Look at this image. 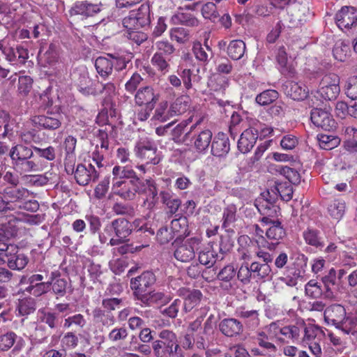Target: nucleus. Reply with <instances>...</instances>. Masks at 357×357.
Returning a JSON list of instances; mask_svg holds the SVG:
<instances>
[{
	"instance_id": "5fc2aeb1",
	"label": "nucleus",
	"mask_w": 357,
	"mask_h": 357,
	"mask_svg": "<svg viewBox=\"0 0 357 357\" xmlns=\"http://www.w3.org/2000/svg\"><path fill=\"white\" fill-rule=\"evenodd\" d=\"M168 104L167 101L162 102L159 104L158 108L155 111L153 119L165 122L173 116L170 114V108L167 110Z\"/></svg>"
},
{
	"instance_id": "a19ab883",
	"label": "nucleus",
	"mask_w": 357,
	"mask_h": 357,
	"mask_svg": "<svg viewBox=\"0 0 357 357\" xmlns=\"http://www.w3.org/2000/svg\"><path fill=\"white\" fill-rule=\"evenodd\" d=\"M89 165L86 167L84 164H78L75 172V179L79 185H87L91 181L89 176Z\"/></svg>"
},
{
	"instance_id": "cd10ccee",
	"label": "nucleus",
	"mask_w": 357,
	"mask_h": 357,
	"mask_svg": "<svg viewBox=\"0 0 357 357\" xmlns=\"http://www.w3.org/2000/svg\"><path fill=\"white\" fill-rule=\"evenodd\" d=\"M303 238L307 244L319 250L325 246L324 238L317 229L308 228L303 232Z\"/></svg>"
},
{
	"instance_id": "6e6552de",
	"label": "nucleus",
	"mask_w": 357,
	"mask_h": 357,
	"mask_svg": "<svg viewBox=\"0 0 357 357\" xmlns=\"http://www.w3.org/2000/svg\"><path fill=\"white\" fill-rule=\"evenodd\" d=\"M1 194L3 195L7 206L10 207L9 211L20 208L23 200L29 197L28 190L22 187H6Z\"/></svg>"
},
{
	"instance_id": "aec40b11",
	"label": "nucleus",
	"mask_w": 357,
	"mask_h": 357,
	"mask_svg": "<svg viewBox=\"0 0 357 357\" xmlns=\"http://www.w3.org/2000/svg\"><path fill=\"white\" fill-rule=\"evenodd\" d=\"M230 151L229 139L227 134L218 132L211 142V153L215 157H224Z\"/></svg>"
},
{
	"instance_id": "f257e3e1",
	"label": "nucleus",
	"mask_w": 357,
	"mask_h": 357,
	"mask_svg": "<svg viewBox=\"0 0 357 357\" xmlns=\"http://www.w3.org/2000/svg\"><path fill=\"white\" fill-rule=\"evenodd\" d=\"M158 337L152 342V349L156 357H185L177 335L172 331L162 330L158 333Z\"/></svg>"
},
{
	"instance_id": "f03ea898",
	"label": "nucleus",
	"mask_w": 357,
	"mask_h": 357,
	"mask_svg": "<svg viewBox=\"0 0 357 357\" xmlns=\"http://www.w3.org/2000/svg\"><path fill=\"white\" fill-rule=\"evenodd\" d=\"M324 315L327 324L334 326L344 334L357 332V318L347 315L342 305H330L325 310Z\"/></svg>"
},
{
	"instance_id": "6ab92c4d",
	"label": "nucleus",
	"mask_w": 357,
	"mask_h": 357,
	"mask_svg": "<svg viewBox=\"0 0 357 357\" xmlns=\"http://www.w3.org/2000/svg\"><path fill=\"white\" fill-rule=\"evenodd\" d=\"M10 252H8V266L13 270H22L29 262L28 257L17 246H10Z\"/></svg>"
},
{
	"instance_id": "72a5a7b5",
	"label": "nucleus",
	"mask_w": 357,
	"mask_h": 357,
	"mask_svg": "<svg viewBox=\"0 0 357 357\" xmlns=\"http://www.w3.org/2000/svg\"><path fill=\"white\" fill-rule=\"evenodd\" d=\"M245 48V43L242 40H233L227 46V54L233 60H239L243 56Z\"/></svg>"
},
{
	"instance_id": "9d476101",
	"label": "nucleus",
	"mask_w": 357,
	"mask_h": 357,
	"mask_svg": "<svg viewBox=\"0 0 357 357\" xmlns=\"http://www.w3.org/2000/svg\"><path fill=\"white\" fill-rule=\"evenodd\" d=\"M63 119L61 114L47 112L46 114L33 116L31 122L33 126L39 129L55 130L61 126Z\"/></svg>"
},
{
	"instance_id": "c756f323",
	"label": "nucleus",
	"mask_w": 357,
	"mask_h": 357,
	"mask_svg": "<svg viewBox=\"0 0 357 357\" xmlns=\"http://www.w3.org/2000/svg\"><path fill=\"white\" fill-rule=\"evenodd\" d=\"M139 301L146 306H152L155 304H162L168 302L169 298L164 293L150 290Z\"/></svg>"
},
{
	"instance_id": "a878e982",
	"label": "nucleus",
	"mask_w": 357,
	"mask_h": 357,
	"mask_svg": "<svg viewBox=\"0 0 357 357\" xmlns=\"http://www.w3.org/2000/svg\"><path fill=\"white\" fill-rule=\"evenodd\" d=\"M276 60L281 73L287 77H293L296 71L294 68L288 63L287 54L283 46L278 49Z\"/></svg>"
},
{
	"instance_id": "680f3d73",
	"label": "nucleus",
	"mask_w": 357,
	"mask_h": 357,
	"mask_svg": "<svg viewBox=\"0 0 357 357\" xmlns=\"http://www.w3.org/2000/svg\"><path fill=\"white\" fill-rule=\"evenodd\" d=\"M236 275V271L234 266L229 264L225 266L219 271L217 278L219 280L229 282L235 278Z\"/></svg>"
},
{
	"instance_id": "2eb2a0df",
	"label": "nucleus",
	"mask_w": 357,
	"mask_h": 357,
	"mask_svg": "<svg viewBox=\"0 0 357 357\" xmlns=\"http://www.w3.org/2000/svg\"><path fill=\"white\" fill-rule=\"evenodd\" d=\"M178 295L183 300L182 305L185 312L191 311L201 302L203 297L200 290L185 287L180 288L178 290Z\"/></svg>"
},
{
	"instance_id": "2f4dec72",
	"label": "nucleus",
	"mask_w": 357,
	"mask_h": 357,
	"mask_svg": "<svg viewBox=\"0 0 357 357\" xmlns=\"http://www.w3.org/2000/svg\"><path fill=\"white\" fill-rule=\"evenodd\" d=\"M95 67L97 73L103 78L108 77L112 73L114 64L112 59L99 56L95 61Z\"/></svg>"
},
{
	"instance_id": "0eeeda50",
	"label": "nucleus",
	"mask_w": 357,
	"mask_h": 357,
	"mask_svg": "<svg viewBox=\"0 0 357 357\" xmlns=\"http://www.w3.org/2000/svg\"><path fill=\"white\" fill-rule=\"evenodd\" d=\"M50 291L56 296V298L64 297L66 294H71L73 288L71 280L61 278L59 271H52L49 278Z\"/></svg>"
},
{
	"instance_id": "f704fd0d",
	"label": "nucleus",
	"mask_w": 357,
	"mask_h": 357,
	"mask_svg": "<svg viewBox=\"0 0 357 357\" xmlns=\"http://www.w3.org/2000/svg\"><path fill=\"white\" fill-rule=\"evenodd\" d=\"M266 235L268 239L275 241V244H278L279 241L282 240L287 236V232L282 222L279 220H276L273 225L267 229Z\"/></svg>"
},
{
	"instance_id": "338daca9",
	"label": "nucleus",
	"mask_w": 357,
	"mask_h": 357,
	"mask_svg": "<svg viewBox=\"0 0 357 357\" xmlns=\"http://www.w3.org/2000/svg\"><path fill=\"white\" fill-rule=\"evenodd\" d=\"M345 93L350 99H357V76L349 78L345 85Z\"/></svg>"
},
{
	"instance_id": "c03bdc74",
	"label": "nucleus",
	"mask_w": 357,
	"mask_h": 357,
	"mask_svg": "<svg viewBox=\"0 0 357 357\" xmlns=\"http://www.w3.org/2000/svg\"><path fill=\"white\" fill-rule=\"evenodd\" d=\"M39 317L40 322L47 324L50 329H56L59 325V313L43 310Z\"/></svg>"
},
{
	"instance_id": "39448f33",
	"label": "nucleus",
	"mask_w": 357,
	"mask_h": 357,
	"mask_svg": "<svg viewBox=\"0 0 357 357\" xmlns=\"http://www.w3.org/2000/svg\"><path fill=\"white\" fill-rule=\"evenodd\" d=\"M156 277L153 271H146L139 275L130 279V288L133 291V295L137 300H139L155 284Z\"/></svg>"
},
{
	"instance_id": "1a4fd4ad",
	"label": "nucleus",
	"mask_w": 357,
	"mask_h": 357,
	"mask_svg": "<svg viewBox=\"0 0 357 357\" xmlns=\"http://www.w3.org/2000/svg\"><path fill=\"white\" fill-rule=\"evenodd\" d=\"M310 119L315 126L324 130L331 131L336 128L337 123L326 108L312 107Z\"/></svg>"
},
{
	"instance_id": "f3484780",
	"label": "nucleus",
	"mask_w": 357,
	"mask_h": 357,
	"mask_svg": "<svg viewBox=\"0 0 357 357\" xmlns=\"http://www.w3.org/2000/svg\"><path fill=\"white\" fill-rule=\"evenodd\" d=\"M259 137L258 129L250 127L245 129L241 135L237 142V147L242 153H247L250 151Z\"/></svg>"
},
{
	"instance_id": "4468645a",
	"label": "nucleus",
	"mask_w": 357,
	"mask_h": 357,
	"mask_svg": "<svg viewBox=\"0 0 357 357\" xmlns=\"http://www.w3.org/2000/svg\"><path fill=\"white\" fill-rule=\"evenodd\" d=\"M159 97V94L155 93L152 87L147 86L137 91L135 100L137 105H145L148 108V111H153Z\"/></svg>"
},
{
	"instance_id": "6e6d98bb",
	"label": "nucleus",
	"mask_w": 357,
	"mask_h": 357,
	"mask_svg": "<svg viewBox=\"0 0 357 357\" xmlns=\"http://www.w3.org/2000/svg\"><path fill=\"white\" fill-rule=\"evenodd\" d=\"M346 132L349 135L352 134L353 137L344 142V149L350 153H357V129L355 128H347Z\"/></svg>"
},
{
	"instance_id": "774afa93",
	"label": "nucleus",
	"mask_w": 357,
	"mask_h": 357,
	"mask_svg": "<svg viewBox=\"0 0 357 357\" xmlns=\"http://www.w3.org/2000/svg\"><path fill=\"white\" fill-rule=\"evenodd\" d=\"M142 80L143 79L139 73H135L132 74L130 79L125 84L126 91L133 94Z\"/></svg>"
},
{
	"instance_id": "bb28decb",
	"label": "nucleus",
	"mask_w": 357,
	"mask_h": 357,
	"mask_svg": "<svg viewBox=\"0 0 357 357\" xmlns=\"http://www.w3.org/2000/svg\"><path fill=\"white\" fill-rule=\"evenodd\" d=\"M171 21L174 24H181L186 26H197L199 20L195 16L188 12L178 11L172 16Z\"/></svg>"
},
{
	"instance_id": "13d9d810",
	"label": "nucleus",
	"mask_w": 357,
	"mask_h": 357,
	"mask_svg": "<svg viewBox=\"0 0 357 357\" xmlns=\"http://www.w3.org/2000/svg\"><path fill=\"white\" fill-rule=\"evenodd\" d=\"M280 173L289 180L290 184L298 185L301 183V175L295 169L287 166L282 167Z\"/></svg>"
},
{
	"instance_id": "bf43d9fd",
	"label": "nucleus",
	"mask_w": 357,
	"mask_h": 357,
	"mask_svg": "<svg viewBox=\"0 0 357 357\" xmlns=\"http://www.w3.org/2000/svg\"><path fill=\"white\" fill-rule=\"evenodd\" d=\"M33 79L29 76H20L18 79L17 90L20 95L26 96L32 89Z\"/></svg>"
},
{
	"instance_id": "4c0bfd02",
	"label": "nucleus",
	"mask_w": 357,
	"mask_h": 357,
	"mask_svg": "<svg viewBox=\"0 0 357 357\" xmlns=\"http://www.w3.org/2000/svg\"><path fill=\"white\" fill-rule=\"evenodd\" d=\"M236 207L234 204L227 206L223 211L222 227L225 229L227 232H234L232 229L228 227L236 220Z\"/></svg>"
},
{
	"instance_id": "79ce46f5",
	"label": "nucleus",
	"mask_w": 357,
	"mask_h": 357,
	"mask_svg": "<svg viewBox=\"0 0 357 357\" xmlns=\"http://www.w3.org/2000/svg\"><path fill=\"white\" fill-rule=\"evenodd\" d=\"M279 98V93L273 89H267L256 96L255 101L257 104L264 106L276 101Z\"/></svg>"
},
{
	"instance_id": "ea45409f",
	"label": "nucleus",
	"mask_w": 357,
	"mask_h": 357,
	"mask_svg": "<svg viewBox=\"0 0 357 357\" xmlns=\"http://www.w3.org/2000/svg\"><path fill=\"white\" fill-rule=\"evenodd\" d=\"M317 139L319 146L325 150H331L340 144V139L333 135L319 134Z\"/></svg>"
},
{
	"instance_id": "3c124183",
	"label": "nucleus",
	"mask_w": 357,
	"mask_h": 357,
	"mask_svg": "<svg viewBox=\"0 0 357 357\" xmlns=\"http://www.w3.org/2000/svg\"><path fill=\"white\" fill-rule=\"evenodd\" d=\"M340 83L333 84V86L328 88H326L323 90H318L317 91V96H314L315 98H318L319 96L321 97L326 100H335L340 91V88L339 86Z\"/></svg>"
},
{
	"instance_id": "a211bd4d",
	"label": "nucleus",
	"mask_w": 357,
	"mask_h": 357,
	"mask_svg": "<svg viewBox=\"0 0 357 357\" xmlns=\"http://www.w3.org/2000/svg\"><path fill=\"white\" fill-rule=\"evenodd\" d=\"M171 229L176 236L173 245H177L190 235L188 218L185 216H180L178 218L172 220Z\"/></svg>"
},
{
	"instance_id": "69168bd1",
	"label": "nucleus",
	"mask_w": 357,
	"mask_h": 357,
	"mask_svg": "<svg viewBox=\"0 0 357 357\" xmlns=\"http://www.w3.org/2000/svg\"><path fill=\"white\" fill-rule=\"evenodd\" d=\"M181 305V300L175 299L169 307L165 308L161 312L164 316L172 319L176 318Z\"/></svg>"
},
{
	"instance_id": "c9c22d12",
	"label": "nucleus",
	"mask_w": 357,
	"mask_h": 357,
	"mask_svg": "<svg viewBox=\"0 0 357 357\" xmlns=\"http://www.w3.org/2000/svg\"><path fill=\"white\" fill-rule=\"evenodd\" d=\"M350 52V43L349 40H340L337 41L333 49L334 58L340 61H345Z\"/></svg>"
},
{
	"instance_id": "8fccbe9b",
	"label": "nucleus",
	"mask_w": 357,
	"mask_h": 357,
	"mask_svg": "<svg viewBox=\"0 0 357 357\" xmlns=\"http://www.w3.org/2000/svg\"><path fill=\"white\" fill-rule=\"evenodd\" d=\"M237 314L240 318L247 320L250 326L256 327L259 325V319L257 310H248L243 307L237 311Z\"/></svg>"
},
{
	"instance_id": "473e14b6",
	"label": "nucleus",
	"mask_w": 357,
	"mask_h": 357,
	"mask_svg": "<svg viewBox=\"0 0 357 357\" xmlns=\"http://www.w3.org/2000/svg\"><path fill=\"white\" fill-rule=\"evenodd\" d=\"M36 310V302L33 298L27 297L18 301L16 311L18 315L22 317H27L33 313Z\"/></svg>"
},
{
	"instance_id": "37998d69",
	"label": "nucleus",
	"mask_w": 357,
	"mask_h": 357,
	"mask_svg": "<svg viewBox=\"0 0 357 357\" xmlns=\"http://www.w3.org/2000/svg\"><path fill=\"white\" fill-rule=\"evenodd\" d=\"M93 317L96 321L100 322L104 326H111L114 324L115 321L114 316L112 312H107L99 307L93 310Z\"/></svg>"
},
{
	"instance_id": "864d4df0",
	"label": "nucleus",
	"mask_w": 357,
	"mask_h": 357,
	"mask_svg": "<svg viewBox=\"0 0 357 357\" xmlns=\"http://www.w3.org/2000/svg\"><path fill=\"white\" fill-rule=\"evenodd\" d=\"M278 195H280L281 199L288 202L292 199L293 188L289 183H276L274 187Z\"/></svg>"
},
{
	"instance_id": "603ef678",
	"label": "nucleus",
	"mask_w": 357,
	"mask_h": 357,
	"mask_svg": "<svg viewBox=\"0 0 357 357\" xmlns=\"http://www.w3.org/2000/svg\"><path fill=\"white\" fill-rule=\"evenodd\" d=\"M322 282L324 284L325 291H324V298H332L333 296V293L330 289V285H335L336 281V271L334 268H331L328 275L324 276L322 278Z\"/></svg>"
},
{
	"instance_id": "e2e57ef3",
	"label": "nucleus",
	"mask_w": 357,
	"mask_h": 357,
	"mask_svg": "<svg viewBox=\"0 0 357 357\" xmlns=\"http://www.w3.org/2000/svg\"><path fill=\"white\" fill-rule=\"evenodd\" d=\"M238 279L244 284H248L250 282L252 278L250 266L248 263L241 265L238 271L236 273Z\"/></svg>"
},
{
	"instance_id": "e433bc0d",
	"label": "nucleus",
	"mask_w": 357,
	"mask_h": 357,
	"mask_svg": "<svg viewBox=\"0 0 357 357\" xmlns=\"http://www.w3.org/2000/svg\"><path fill=\"white\" fill-rule=\"evenodd\" d=\"M190 98L188 96H181L177 98L170 106V114L174 116L181 115L188 110Z\"/></svg>"
},
{
	"instance_id": "09e8293b",
	"label": "nucleus",
	"mask_w": 357,
	"mask_h": 357,
	"mask_svg": "<svg viewBox=\"0 0 357 357\" xmlns=\"http://www.w3.org/2000/svg\"><path fill=\"white\" fill-rule=\"evenodd\" d=\"M217 257L218 254L214 250L206 248L199 253L198 260L201 264L211 268L215 264Z\"/></svg>"
},
{
	"instance_id": "9b49d317",
	"label": "nucleus",
	"mask_w": 357,
	"mask_h": 357,
	"mask_svg": "<svg viewBox=\"0 0 357 357\" xmlns=\"http://www.w3.org/2000/svg\"><path fill=\"white\" fill-rule=\"evenodd\" d=\"M135 151L138 158L146 160V163L157 165L160 159L156 157L157 146L149 138L141 139L136 144Z\"/></svg>"
},
{
	"instance_id": "58836bf2",
	"label": "nucleus",
	"mask_w": 357,
	"mask_h": 357,
	"mask_svg": "<svg viewBox=\"0 0 357 357\" xmlns=\"http://www.w3.org/2000/svg\"><path fill=\"white\" fill-rule=\"evenodd\" d=\"M345 208L346 206L344 201L335 199L328 205V212L333 219L339 221L344 214Z\"/></svg>"
},
{
	"instance_id": "ddd939ff",
	"label": "nucleus",
	"mask_w": 357,
	"mask_h": 357,
	"mask_svg": "<svg viewBox=\"0 0 357 357\" xmlns=\"http://www.w3.org/2000/svg\"><path fill=\"white\" fill-rule=\"evenodd\" d=\"M101 3H93L87 0L77 1L69 10V13L73 15H81L82 18L87 19L92 17L101 11Z\"/></svg>"
},
{
	"instance_id": "c85d7f7f",
	"label": "nucleus",
	"mask_w": 357,
	"mask_h": 357,
	"mask_svg": "<svg viewBox=\"0 0 357 357\" xmlns=\"http://www.w3.org/2000/svg\"><path fill=\"white\" fill-rule=\"evenodd\" d=\"M188 125V122L186 121L181 122L178 124L172 131V139L175 142H180L188 144V140L189 138H191L192 129L195 128V126H192L190 129L185 133V135L181 137V135L184 133L186 130V127Z\"/></svg>"
},
{
	"instance_id": "a18cd8bd",
	"label": "nucleus",
	"mask_w": 357,
	"mask_h": 357,
	"mask_svg": "<svg viewBox=\"0 0 357 357\" xmlns=\"http://www.w3.org/2000/svg\"><path fill=\"white\" fill-rule=\"evenodd\" d=\"M139 26H149L151 24L150 7L147 4H142L137 10H135Z\"/></svg>"
},
{
	"instance_id": "dca6fc26",
	"label": "nucleus",
	"mask_w": 357,
	"mask_h": 357,
	"mask_svg": "<svg viewBox=\"0 0 357 357\" xmlns=\"http://www.w3.org/2000/svg\"><path fill=\"white\" fill-rule=\"evenodd\" d=\"M114 186L121 187L118 191L115 192V194L126 200L134 199L137 193L139 195L145 193L143 183L129 184L124 181H119L115 183Z\"/></svg>"
},
{
	"instance_id": "5701e85b",
	"label": "nucleus",
	"mask_w": 357,
	"mask_h": 357,
	"mask_svg": "<svg viewBox=\"0 0 357 357\" xmlns=\"http://www.w3.org/2000/svg\"><path fill=\"white\" fill-rule=\"evenodd\" d=\"M212 132L209 129H205L192 134L189 139H194V146L197 152L205 153L212 142Z\"/></svg>"
},
{
	"instance_id": "49530a36",
	"label": "nucleus",
	"mask_w": 357,
	"mask_h": 357,
	"mask_svg": "<svg viewBox=\"0 0 357 357\" xmlns=\"http://www.w3.org/2000/svg\"><path fill=\"white\" fill-rule=\"evenodd\" d=\"M124 178L129 179V184H135V183H142L143 177L142 174L145 173L144 167L141 166H137L136 167L141 171V173H137L134 171L132 167L124 166Z\"/></svg>"
},
{
	"instance_id": "0e129e2a",
	"label": "nucleus",
	"mask_w": 357,
	"mask_h": 357,
	"mask_svg": "<svg viewBox=\"0 0 357 357\" xmlns=\"http://www.w3.org/2000/svg\"><path fill=\"white\" fill-rule=\"evenodd\" d=\"M340 83V78L335 73H328L322 76L319 81V89L323 90L326 88L331 86L333 84Z\"/></svg>"
},
{
	"instance_id": "de8ad7c7",
	"label": "nucleus",
	"mask_w": 357,
	"mask_h": 357,
	"mask_svg": "<svg viewBox=\"0 0 357 357\" xmlns=\"http://www.w3.org/2000/svg\"><path fill=\"white\" fill-rule=\"evenodd\" d=\"M305 295L311 298L317 299L324 296V291L321 286L314 280H310L305 286Z\"/></svg>"
},
{
	"instance_id": "4d7b16f0",
	"label": "nucleus",
	"mask_w": 357,
	"mask_h": 357,
	"mask_svg": "<svg viewBox=\"0 0 357 357\" xmlns=\"http://www.w3.org/2000/svg\"><path fill=\"white\" fill-rule=\"evenodd\" d=\"M17 335L14 332H8L0 336V351H8L15 342Z\"/></svg>"
},
{
	"instance_id": "412c9836",
	"label": "nucleus",
	"mask_w": 357,
	"mask_h": 357,
	"mask_svg": "<svg viewBox=\"0 0 357 357\" xmlns=\"http://www.w3.org/2000/svg\"><path fill=\"white\" fill-rule=\"evenodd\" d=\"M197 238H191L185 243L178 245L174 251V257L182 262H188L195 257V252L192 244L199 243Z\"/></svg>"
},
{
	"instance_id": "052dcab7",
	"label": "nucleus",
	"mask_w": 357,
	"mask_h": 357,
	"mask_svg": "<svg viewBox=\"0 0 357 357\" xmlns=\"http://www.w3.org/2000/svg\"><path fill=\"white\" fill-rule=\"evenodd\" d=\"M112 211L118 215H132L134 208L129 204L116 202L112 206Z\"/></svg>"
},
{
	"instance_id": "b1692460",
	"label": "nucleus",
	"mask_w": 357,
	"mask_h": 357,
	"mask_svg": "<svg viewBox=\"0 0 357 357\" xmlns=\"http://www.w3.org/2000/svg\"><path fill=\"white\" fill-rule=\"evenodd\" d=\"M282 88L284 93L294 100H303L307 96L306 88L295 82L287 81Z\"/></svg>"
},
{
	"instance_id": "20e7f679",
	"label": "nucleus",
	"mask_w": 357,
	"mask_h": 357,
	"mask_svg": "<svg viewBox=\"0 0 357 357\" xmlns=\"http://www.w3.org/2000/svg\"><path fill=\"white\" fill-rule=\"evenodd\" d=\"M47 276L48 271L43 270L39 271V273L23 277L22 280L28 284L25 291L34 297H40L48 293L50 291V281L49 280L47 282L43 281L47 278Z\"/></svg>"
},
{
	"instance_id": "f8f14e48",
	"label": "nucleus",
	"mask_w": 357,
	"mask_h": 357,
	"mask_svg": "<svg viewBox=\"0 0 357 357\" xmlns=\"http://www.w3.org/2000/svg\"><path fill=\"white\" fill-rule=\"evenodd\" d=\"M335 22L341 30L350 29L357 25V8L353 6H343L337 12Z\"/></svg>"
},
{
	"instance_id": "4be33fe9",
	"label": "nucleus",
	"mask_w": 357,
	"mask_h": 357,
	"mask_svg": "<svg viewBox=\"0 0 357 357\" xmlns=\"http://www.w3.org/2000/svg\"><path fill=\"white\" fill-rule=\"evenodd\" d=\"M219 330L225 336L232 337L241 335L243 331V325L237 319L225 318L219 324Z\"/></svg>"
},
{
	"instance_id": "423d86ee",
	"label": "nucleus",
	"mask_w": 357,
	"mask_h": 357,
	"mask_svg": "<svg viewBox=\"0 0 357 357\" xmlns=\"http://www.w3.org/2000/svg\"><path fill=\"white\" fill-rule=\"evenodd\" d=\"M75 86L80 93L84 96H97L100 95L98 91V81H93L86 70L75 71Z\"/></svg>"
},
{
	"instance_id": "393cba45",
	"label": "nucleus",
	"mask_w": 357,
	"mask_h": 357,
	"mask_svg": "<svg viewBox=\"0 0 357 357\" xmlns=\"http://www.w3.org/2000/svg\"><path fill=\"white\" fill-rule=\"evenodd\" d=\"M114 224L115 237H119L128 241V237L134 229L133 223L124 218H119L114 219Z\"/></svg>"
},
{
	"instance_id": "7c9ffc66",
	"label": "nucleus",
	"mask_w": 357,
	"mask_h": 357,
	"mask_svg": "<svg viewBox=\"0 0 357 357\" xmlns=\"http://www.w3.org/2000/svg\"><path fill=\"white\" fill-rule=\"evenodd\" d=\"M250 270L255 279L271 278L272 269L269 264L255 261L250 264Z\"/></svg>"
},
{
	"instance_id": "7ed1b4c3",
	"label": "nucleus",
	"mask_w": 357,
	"mask_h": 357,
	"mask_svg": "<svg viewBox=\"0 0 357 357\" xmlns=\"http://www.w3.org/2000/svg\"><path fill=\"white\" fill-rule=\"evenodd\" d=\"M13 168L20 173L36 171L38 165L31 160L33 156V146H27L22 144L13 146L8 153Z\"/></svg>"
}]
</instances>
